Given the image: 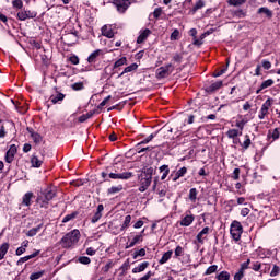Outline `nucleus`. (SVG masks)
<instances>
[{
	"mask_svg": "<svg viewBox=\"0 0 280 280\" xmlns=\"http://www.w3.org/2000/svg\"><path fill=\"white\" fill-rule=\"evenodd\" d=\"M172 255H174L173 250H168L162 255V258L159 260V264L163 266V264H167L170 259H172Z\"/></svg>",
	"mask_w": 280,
	"mask_h": 280,
	"instance_id": "22",
	"label": "nucleus"
},
{
	"mask_svg": "<svg viewBox=\"0 0 280 280\" xmlns=\"http://www.w3.org/2000/svg\"><path fill=\"white\" fill-rule=\"evenodd\" d=\"M80 242V230H72L68 232L60 241L59 244L62 248H71V246Z\"/></svg>",
	"mask_w": 280,
	"mask_h": 280,
	"instance_id": "4",
	"label": "nucleus"
},
{
	"mask_svg": "<svg viewBox=\"0 0 280 280\" xmlns=\"http://www.w3.org/2000/svg\"><path fill=\"white\" fill-rule=\"evenodd\" d=\"M163 130V129H161ZM161 130L154 132V133H151L147 139L142 140L141 143H150V141H152V139H154V137H156V135H159L161 132Z\"/></svg>",
	"mask_w": 280,
	"mask_h": 280,
	"instance_id": "52",
	"label": "nucleus"
},
{
	"mask_svg": "<svg viewBox=\"0 0 280 280\" xmlns=\"http://www.w3.org/2000/svg\"><path fill=\"white\" fill-rule=\"evenodd\" d=\"M141 145H145V144L139 142V143L136 145V150H137L138 154H143V152H152V150H153L152 147L141 148Z\"/></svg>",
	"mask_w": 280,
	"mask_h": 280,
	"instance_id": "31",
	"label": "nucleus"
},
{
	"mask_svg": "<svg viewBox=\"0 0 280 280\" xmlns=\"http://www.w3.org/2000/svg\"><path fill=\"white\" fill-rule=\"evenodd\" d=\"M12 7L15 8L16 10H22L23 9V0H13Z\"/></svg>",
	"mask_w": 280,
	"mask_h": 280,
	"instance_id": "49",
	"label": "nucleus"
},
{
	"mask_svg": "<svg viewBox=\"0 0 280 280\" xmlns=\"http://www.w3.org/2000/svg\"><path fill=\"white\" fill-rule=\"evenodd\" d=\"M139 242H143V234L136 235L130 244L126 245V249L132 248L136 244H139Z\"/></svg>",
	"mask_w": 280,
	"mask_h": 280,
	"instance_id": "25",
	"label": "nucleus"
},
{
	"mask_svg": "<svg viewBox=\"0 0 280 280\" xmlns=\"http://www.w3.org/2000/svg\"><path fill=\"white\" fill-rule=\"evenodd\" d=\"M43 229V223L38 224L36 228H33L26 232V237H34L37 235L38 231Z\"/></svg>",
	"mask_w": 280,
	"mask_h": 280,
	"instance_id": "28",
	"label": "nucleus"
},
{
	"mask_svg": "<svg viewBox=\"0 0 280 280\" xmlns=\"http://www.w3.org/2000/svg\"><path fill=\"white\" fill-rule=\"evenodd\" d=\"M40 255V250H35L33 254L24 256L18 260V266H23L25 261H30V259H34V257H38Z\"/></svg>",
	"mask_w": 280,
	"mask_h": 280,
	"instance_id": "13",
	"label": "nucleus"
},
{
	"mask_svg": "<svg viewBox=\"0 0 280 280\" xmlns=\"http://www.w3.org/2000/svg\"><path fill=\"white\" fill-rule=\"evenodd\" d=\"M69 61L71 62V65H80V58H78V56L73 55L69 58Z\"/></svg>",
	"mask_w": 280,
	"mask_h": 280,
	"instance_id": "61",
	"label": "nucleus"
},
{
	"mask_svg": "<svg viewBox=\"0 0 280 280\" xmlns=\"http://www.w3.org/2000/svg\"><path fill=\"white\" fill-rule=\"evenodd\" d=\"M104 183H108L112 180H129L132 178V172H125V173H113L110 172V167H107L106 171L101 173Z\"/></svg>",
	"mask_w": 280,
	"mask_h": 280,
	"instance_id": "3",
	"label": "nucleus"
},
{
	"mask_svg": "<svg viewBox=\"0 0 280 280\" xmlns=\"http://www.w3.org/2000/svg\"><path fill=\"white\" fill-rule=\"evenodd\" d=\"M279 271H280L279 266L275 265L270 272V277H277V275H279Z\"/></svg>",
	"mask_w": 280,
	"mask_h": 280,
	"instance_id": "62",
	"label": "nucleus"
},
{
	"mask_svg": "<svg viewBox=\"0 0 280 280\" xmlns=\"http://www.w3.org/2000/svg\"><path fill=\"white\" fill-rule=\"evenodd\" d=\"M244 279V271L238 269V272L234 275V280H242Z\"/></svg>",
	"mask_w": 280,
	"mask_h": 280,
	"instance_id": "63",
	"label": "nucleus"
},
{
	"mask_svg": "<svg viewBox=\"0 0 280 280\" xmlns=\"http://www.w3.org/2000/svg\"><path fill=\"white\" fill-rule=\"evenodd\" d=\"M223 82L217 81L214 83H211L209 86L206 88L207 93H215V91H220L222 89Z\"/></svg>",
	"mask_w": 280,
	"mask_h": 280,
	"instance_id": "12",
	"label": "nucleus"
},
{
	"mask_svg": "<svg viewBox=\"0 0 280 280\" xmlns=\"http://www.w3.org/2000/svg\"><path fill=\"white\" fill-rule=\"evenodd\" d=\"M72 91H82L84 90V83L83 82H77L71 85Z\"/></svg>",
	"mask_w": 280,
	"mask_h": 280,
	"instance_id": "44",
	"label": "nucleus"
},
{
	"mask_svg": "<svg viewBox=\"0 0 280 280\" xmlns=\"http://www.w3.org/2000/svg\"><path fill=\"white\" fill-rule=\"evenodd\" d=\"M137 257H145V248H141L139 250H136L133 253V259H137Z\"/></svg>",
	"mask_w": 280,
	"mask_h": 280,
	"instance_id": "50",
	"label": "nucleus"
},
{
	"mask_svg": "<svg viewBox=\"0 0 280 280\" xmlns=\"http://www.w3.org/2000/svg\"><path fill=\"white\" fill-rule=\"evenodd\" d=\"M173 60H174V62H177L178 65H180V62H183V55L176 52V54L173 56Z\"/></svg>",
	"mask_w": 280,
	"mask_h": 280,
	"instance_id": "58",
	"label": "nucleus"
},
{
	"mask_svg": "<svg viewBox=\"0 0 280 280\" xmlns=\"http://www.w3.org/2000/svg\"><path fill=\"white\" fill-rule=\"evenodd\" d=\"M8 250H10V243H3L0 246V261L1 259L5 258V255H8Z\"/></svg>",
	"mask_w": 280,
	"mask_h": 280,
	"instance_id": "23",
	"label": "nucleus"
},
{
	"mask_svg": "<svg viewBox=\"0 0 280 280\" xmlns=\"http://www.w3.org/2000/svg\"><path fill=\"white\" fill-rule=\"evenodd\" d=\"M43 275H45V271L33 272V273H31L30 279L38 280V279H40V277H43Z\"/></svg>",
	"mask_w": 280,
	"mask_h": 280,
	"instance_id": "47",
	"label": "nucleus"
},
{
	"mask_svg": "<svg viewBox=\"0 0 280 280\" xmlns=\"http://www.w3.org/2000/svg\"><path fill=\"white\" fill-rule=\"evenodd\" d=\"M203 7H205L203 0L197 1L194 8L189 11V14H192V15L196 14L198 10H202Z\"/></svg>",
	"mask_w": 280,
	"mask_h": 280,
	"instance_id": "29",
	"label": "nucleus"
},
{
	"mask_svg": "<svg viewBox=\"0 0 280 280\" xmlns=\"http://www.w3.org/2000/svg\"><path fill=\"white\" fill-rule=\"evenodd\" d=\"M79 264H83L84 266H89L91 264V258L89 256H81L78 258Z\"/></svg>",
	"mask_w": 280,
	"mask_h": 280,
	"instance_id": "45",
	"label": "nucleus"
},
{
	"mask_svg": "<svg viewBox=\"0 0 280 280\" xmlns=\"http://www.w3.org/2000/svg\"><path fill=\"white\" fill-rule=\"evenodd\" d=\"M58 196V189L56 187H47L37 194L36 203L40 207H47L52 199Z\"/></svg>",
	"mask_w": 280,
	"mask_h": 280,
	"instance_id": "2",
	"label": "nucleus"
},
{
	"mask_svg": "<svg viewBox=\"0 0 280 280\" xmlns=\"http://www.w3.org/2000/svg\"><path fill=\"white\" fill-rule=\"evenodd\" d=\"M246 0H229V5H234V8H237V5H244V2Z\"/></svg>",
	"mask_w": 280,
	"mask_h": 280,
	"instance_id": "51",
	"label": "nucleus"
},
{
	"mask_svg": "<svg viewBox=\"0 0 280 280\" xmlns=\"http://www.w3.org/2000/svg\"><path fill=\"white\" fill-rule=\"evenodd\" d=\"M152 176H154V167H143L141 170V174L138 175V182L140 187L138 188V191H148V187L152 185Z\"/></svg>",
	"mask_w": 280,
	"mask_h": 280,
	"instance_id": "1",
	"label": "nucleus"
},
{
	"mask_svg": "<svg viewBox=\"0 0 280 280\" xmlns=\"http://www.w3.org/2000/svg\"><path fill=\"white\" fill-rule=\"evenodd\" d=\"M137 69H139V65L131 63L130 66H128L124 69V71L118 75V78L126 75V73H132V71H137Z\"/></svg>",
	"mask_w": 280,
	"mask_h": 280,
	"instance_id": "19",
	"label": "nucleus"
},
{
	"mask_svg": "<svg viewBox=\"0 0 280 280\" xmlns=\"http://www.w3.org/2000/svg\"><path fill=\"white\" fill-rule=\"evenodd\" d=\"M32 139L34 143H40L43 141V136H40L38 132H35L33 133Z\"/></svg>",
	"mask_w": 280,
	"mask_h": 280,
	"instance_id": "53",
	"label": "nucleus"
},
{
	"mask_svg": "<svg viewBox=\"0 0 280 280\" xmlns=\"http://www.w3.org/2000/svg\"><path fill=\"white\" fill-rule=\"evenodd\" d=\"M184 132H185V122L176 128L175 135H177V137H180V135H183Z\"/></svg>",
	"mask_w": 280,
	"mask_h": 280,
	"instance_id": "56",
	"label": "nucleus"
},
{
	"mask_svg": "<svg viewBox=\"0 0 280 280\" xmlns=\"http://www.w3.org/2000/svg\"><path fill=\"white\" fill-rule=\"evenodd\" d=\"M128 62V59L126 57H121L114 63V69H119V67H124Z\"/></svg>",
	"mask_w": 280,
	"mask_h": 280,
	"instance_id": "36",
	"label": "nucleus"
},
{
	"mask_svg": "<svg viewBox=\"0 0 280 280\" xmlns=\"http://www.w3.org/2000/svg\"><path fill=\"white\" fill-rule=\"evenodd\" d=\"M113 4L120 14H124L130 8V0H113Z\"/></svg>",
	"mask_w": 280,
	"mask_h": 280,
	"instance_id": "7",
	"label": "nucleus"
},
{
	"mask_svg": "<svg viewBox=\"0 0 280 280\" xmlns=\"http://www.w3.org/2000/svg\"><path fill=\"white\" fill-rule=\"evenodd\" d=\"M194 222V215H186L182 219L180 225L182 226H191Z\"/></svg>",
	"mask_w": 280,
	"mask_h": 280,
	"instance_id": "32",
	"label": "nucleus"
},
{
	"mask_svg": "<svg viewBox=\"0 0 280 280\" xmlns=\"http://www.w3.org/2000/svg\"><path fill=\"white\" fill-rule=\"evenodd\" d=\"M185 174H187V167L183 166L175 173V175L173 177V183H176V180H178L179 178H183V176H185Z\"/></svg>",
	"mask_w": 280,
	"mask_h": 280,
	"instance_id": "24",
	"label": "nucleus"
},
{
	"mask_svg": "<svg viewBox=\"0 0 280 280\" xmlns=\"http://www.w3.org/2000/svg\"><path fill=\"white\" fill-rule=\"evenodd\" d=\"M32 198H34V192L32 191L26 192L22 198V205H24V207H31Z\"/></svg>",
	"mask_w": 280,
	"mask_h": 280,
	"instance_id": "16",
	"label": "nucleus"
},
{
	"mask_svg": "<svg viewBox=\"0 0 280 280\" xmlns=\"http://www.w3.org/2000/svg\"><path fill=\"white\" fill-rule=\"evenodd\" d=\"M158 196H160V198H165V196H167V186H159Z\"/></svg>",
	"mask_w": 280,
	"mask_h": 280,
	"instance_id": "38",
	"label": "nucleus"
},
{
	"mask_svg": "<svg viewBox=\"0 0 280 280\" xmlns=\"http://www.w3.org/2000/svg\"><path fill=\"white\" fill-rule=\"evenodd\" d=\"M244 150H248L250 148V137L248 135L245 136V141L241 143Z\"/></svg>",
	"mask_w": 280,
	"mask_h": 280,
	"instance_id": "46",
	"label": "nucleus"
},
{
	"mask_svg": "<svg viewBox=\"0 0 280 280\" xmlns=\"http://www.w3.org/2000/svg\"><path fill=\"white\" fill-rule=\"evenodd\" d=\"M178 36H180V31H178V28H175L171 34V40H178Z\"/></svg>",
	"mask_w": 280,
	"mask_h": 280,
	"instance_id": "55",
	"label": "nucleus"
},
{
	"mask_svg": "<svg viewBox=\"0 0 280 280\" xmlns=\"http://www.w3.org/2000/svg\"><path fill=\"white\" fill-rule=\"evenodd\" d=\"M115 266V262L113 260H108V262L102 268L103 272H109L110 268Z\"/></svg>",
	"mask_w": 280,
	"mask_h": 280,
	"instance_id": "48",
	"label": "nucleus"
},
{
	"mask_svg": "<svg viewBox=\"0 0 280 280\" xmlns=\"http://www.w3.org/2000/svg\"><path fill=\"white\" fill-rule=\"evenodd\" d=\"M150 277H154V272L148 271L143 277H141L139 280H150Z\"/></svg>",
	"mask_w": 280,
	"mask_h": 280,
	"instance_id": "64",
	"label": "nucleus"
},
{
	"mask_svg": "<svg viewBox=\"0 0 280 280\" xmlns=\"http://www.w3.org/2000/svg\"><path fill=\"white\" fill-rule=\"evenodd\" d=\"M132 221V217L130 214L125 217V221L121 225V231L128 229V226H130V222Z\"/></svg>",
	"mask_w": 280,
	"mask_h": 280,
	"instance_id": "40",
	"label": "nucleus"
},
{
	"mask_svg": "<svg viewBox=\"0 0 280 280\" xmlns=\"http://www.w3.org/2000/svg\"><path fill=\"white\" fill-rule=\"evenodd\" d=\"M258 14H265L267 19H272V11L266 7H261L258 9Z\"/></svg>",
	"mask_w": 280,
	"mask_h": 280,
	"instance_id": "33",
	"label": "nucleus"
},
{
	"mask_svg": "<svg viewBox=\"0 0 280 280\" xmlns=\"http://www.w3.org/2000/svg\"><path fill=\"white\" fill-rule=\"evenodd\" d=\"M101 32L106 38H113L115 36V32L113 31L112 25H104L101 28Z\"/></svg>",
	"mask_w": 280,
	"mask_h": 280,
	"instance_id": "14",
	"label": "nucleus"
},
{
	"mask_svg": "<svg viewBox=\"0 0 280 280\" xmlns=\"http://www.w3.org/2000/svg\"><path fill=\"white\" fill-rule=\"evenodd\" d=\"M150 34H152V31H150V28H145L144 31H142L137 38L138 45H141V43H145V40H148V36H150Z\"/></svg>",
	"mask_w": 280,
	"mask_h": 280,
	"instance_id": "15",
	"label": "nucleus"
},
{
	"mask_svg": "<svg viewBox=\"0 0 280 280\" xmlns=\"http://www.w3.org/2000/svg\"><path fill=\"white\" fill-rule=\"evenodd\" d=\"M279 136H280V128H275L273 130L268 131L267 139L269 141L270 139H272L271 142L277 141V139H279Z\"/></svg>",
	"mask_w": 280,
	"mask_h": 280,
	"instance_id": "17",
	"label": "nucleus"
},
{
	"mask_svg": "<svg viewBox=\"0 0 280 280\" xmlns=\"http://www.w3.org/2000/svg\"><path fill=\"white\" fill-rule=\"evenodd\" d=\"M100 56H102V49H96L94 50L89 57H88V62H90V65H93V62L97 61V58H100Z\"/></svg>",
	"mask_w": 280,
	"mask_h": 280,
	"instance_id": "18",
	"label": "nucleus"
},
{
	"mask_svg": "<svg viewBox=\"0 0 280 280\" xmlns=\"http://www.w3.org/2000/svg\"><path fill=\"white\" fill-rule=\"evenodd\" d=\"M240 136V130H237V129H230L229 131H228V137H229V139H235V138H237Z\"/></svg>",
	"mask_w": 280,
	"mask_h": 280,
	"instance_id": "43",
	"label": "nucleus"
},
{
	"mask_svg": "<svg viewBox=\"0 0 280 280\" xmlns=\"http://www.w3.org/2000/svg\"><path fill=\"white\" fill-rule=\"evenodd\" d=\"M65 100V94L57 92V95L50 96L51 104H58L59 102H62Z\"/></svg>",
	"mask_w": 280,
	"mask_h": 280,
	"instance_id": "26",
	"label": "nucleus"
},
{
	"mask_svg": "<svg viewBox=\"0 0 280 280\" xmlns=\"http://www.w3.org/2000/svg\"><path fill=\"white\" fill-rule=\"evenodd\" d=\"M148 266H150V262L143 261L132 269V273L137 275L138 272H143L148 268Z\"/></svg>",
	"mask_w": 280,
	"mask_h": 280,
	"instance_id": "21",
	"label": "nucleus"
},
{
	"mask_svg": "<svg viewBox=\"0 0 280 280\" xmlns=\"http://www.w3.org/2000/svg\"><path fill=\"white\" fill-rule=\"evenodd\" d=\"M189 200H191V202H196L197 198H198V189L196 188H191L189 190V195H188Z\"/></svg>",
	"mask_w": 280,
	"mask_h": 280,
	"instance_id": "35",
	"label": "nucleus"
},
{
	"mask_svg": "<svg viewBox=\"0 0 280 280\" xmlns=\"http://www.w3.org/2000/svg\"><path fill=\"white\" fill-rule=\"evenodd\" d=\"M124 186L118 185V186H112L110 188L107 189V195L113 196L115 194H119V191H122Z\"/></svg>",
	"mask_w": 280,
	"mask_h": 280,
	"instance_id": "30",
	"label": "nucleus"
},
{
	"mask_svg": "<svg viewBox=\"0 0 280 280\" xmlns=\"http://www.w3.org/2000/svg\"><path fill=\"white\" fill-rule=\"evenodd\" d=\"M217 271H218V265H212L206 270L205 275H213V272H217Z\"/></svg>",
	"mask_w": 280,
	"mask_h": 280,
	"instance_id": "54",
	"label": "nucleus"
},
{
	"mask_svg": "<svg viewBox=\"0 0 280 280\" xmlns=\"http://www.w3.org/2000/svg\"><path fill=\"white\" fill-rule=\"evenodd\" d=\"M104 211V205L100 203L96 208L94 215L91 219L92 224H95L102 220V213Z\"/></svg>",
	"mask_w": 280,
	"mask_h": 280,
	"instance_id": "10",
	"label": "nucleus"
},
{
	"mask_svg": "<svg viewBox=\"0 0 280 280\" xmlns=\"http://www.w3.org/2000/svg\"><path fill=\"white\" fill-rule=\"evenodd\" d=\"M210 232H211V228L209 226L203 228L196 236L198 244H205V235H209Z\"/></svg>",
	"mask_w": 280,
	"mask_h": 280,
	"instance_id": "11",
	"label": "nucleus"
},
{
	"mask_svg": "<svg viewBox=\"0 0 280 280\" xmlns=\"http://www.w3.org/2000/svg\"><path fill=\"white\" fill-rule=\"evenodd\" d=\"M218 280H230L231 279V273H229V271H221L218 276H217Z\"/></svg>",
	"mask_w": 280,
	"mask_h": 280,
	"instance_id": "39",
	"label": "nucleus"
},
{
	"mask_svg": "<svg viewBox=\"0 0 280 280\" xmlns=\"http://www.w3.org/2000/svg\"><path fill=\"white\" fill-rule=\"evenodd\" d=\"M174 71V66L168 63L166 66H162L156 69L155 78L156 80H165V78H170Z\"/></svg>",
	"mask_w": 280,
	"mask_h": 280,
	"instance_id": "6",
	"label": "nucleus"
},
{
	"mask_svg": "<svg viewBox=\"0 0 280 280\" xmlns=\"http://www.w3.org/2000/svg\"><path fill=\"white\" fill-rule=\"evenodd\" d=\"M242 233H244V226L240 221L234 220L230 226V235L234 242H240L242 240Z\"/></svg>",
	"mask_w": 280,
	"mask_h": 280,
	"instance_id": "5",
	"label": "nucleus"
},
{
	"mask_svg": "<svg viewBox=\"0 0 280 280\" xmlns=\"http://www.w3.org/2000/svg\"><path fill=\"white\" fill-rule=\"evenodd\" d=\"M233 16H235L236 19H246V11L237 9L233 12Z\"/></svg>",
	"mask_w": 280,
	"mask_h": 280,
	"instance_id": "37",
	"label": "nucleus"
},
{
	"mask_svg": "<svg viewBox=\"0 0 280 280\" xmlns=\"http://www.w3.org/2000/svg\"><path fill=\"white\" fill-rule=\"evenodd\" d=\"M160 172L162 173L161 180H165L170 176V165L164 164L160 166Z\"/></svg>",
	"mask_w": 280,
	"mask_h": 280,
	"instance_id": "27",
	"label": "nucleus"
},
{
	"mask_svg": "<svg viewBox=\"0 0 280 280\" xmlns=\"http://www.w3.org/2000/svg\"><path fill=\"white\" fill-rule=\"evenodd\" d=\"M16 152H19L16 144H11L4 156L5 163H12L14 156H16Z\"/></svg>",
	"mask_w": 280,
	"mask_h": 280,
	"instance_id": "9",
	"label": "nucleus"
},
{
	"mask_svg": "<svg viewBox=\"0 0 280 280\" xmlns=\"http://www.w3.org/2000/svg\"><path fill=\"white\" fill-rule=\"evenodd\" d=\"M31 163L34 167H40V165H43V161H40L36 155L32 156Z\"/></svg>",
	"mask_w": 280,
	"mask_h": 280,
	"instance_id": "41",
	"label": "nucleus"
},
{
	"mask_svg": "<svg viewBox=\"0 0 280 280\" xmlns=\"http://www.w3.org/2000/svg\"><path fill=\"white\" fill-rule=\"evenodd\" d=\"M248 266H250V259H247V261L241 264L240 270L244 272V270H248Z\"/></svg>",
	"mask_w": 280,
	"mask_h": 280,
	"instance_id": "60",
	"label": "nucleus"
},
{
	"mask_svg": "<svg viewBox=\"0 0 280 280\" xmlns=\"http://www.w3.org/2000/svg\"><path fill=\"white\" fill-rule=\"evenodd\" d=\"M130 268V259H127L119 268L121 270V275H126V271Z\"/></svg>",
	"mask_w": 280,
	"mask_h": 280,
	"instance_id": "42",
	"label": "nucleus"
},
{
	"mask_svg": "<svg viewBox=\"0 0 280 280\" xmlns=\"http://www.w3.org/2000/svg\"><path fill=\"white\" fill-rule=\"evenodd\" d=\"M37 14L36 11L21 10L18 12L16 16L19 21H27V19H36Z\"/></svg>",
	"mask_w": 280,
	"mask_h": 280,
	"instance_id": "8",
	"label": "nucleus"
},
{
	"mask_svg": "<svg viewBox=\"0 0 280 280\" xmlns=\"http://www.w3.org/2000/svg\"><path fill=\"white\" fill-rule=\"evenodd\" d=\"M79 213L78 211H74L70 214H67L63 219H62V223L67 224V222H71V220H75V218H78Z\"/></svg>",
	"mask_w": 280,
	"mask_h": 280,
	"instance_id": "34",
	"label": "nucleus"
},
{
	"mask_svg": "<svg viewBox=\"0 0 280 280\" xmlns=\"http://www.w3.org/2000/svg\"><path fill=\"white\" fill-rule=\"evenodd\" d=\"M184 250L180 245L175 248V257H183Z\"/></svg>",
	"mask_w": 280,
	"mask_h": 280,
	"instance_id": "59",
	"label": "nucleus"
},
{
	"mask_svg": "<svg viewBox=\"0 0 280 280\" xmlns=\"http://www.w3.org/2000/svg\"><path fill=\"white\" fill-rule=\"evenodd\" d=\"M272 84H275V80H272V79H268V80L264 81L260 84V89L256 91V94L259 95V93H261V91H264V89H269V86H272Z\"/></svg>",
	"mask_w": 280,
	"mask_h": 280,
	"instance_id": "20",
	"label": "nucleus"
},
{
	"mask_svg": "<svg viewBox=\"0 0 280 280\" xmlns=\"http://www.w3.org/2000/svg\"><path fill=\"white\" fill-rule=\"evenodd\" d=\"M110 95H108L107 97H105L97 106L98 110H102L103 106H105L106 104H108V101L110 100Z\"/></svg>",
	"mask_w": 280,
	"mask_h": 280,
	"instance_id": "57",
	"label": "nucleus"
}]
</instances>
